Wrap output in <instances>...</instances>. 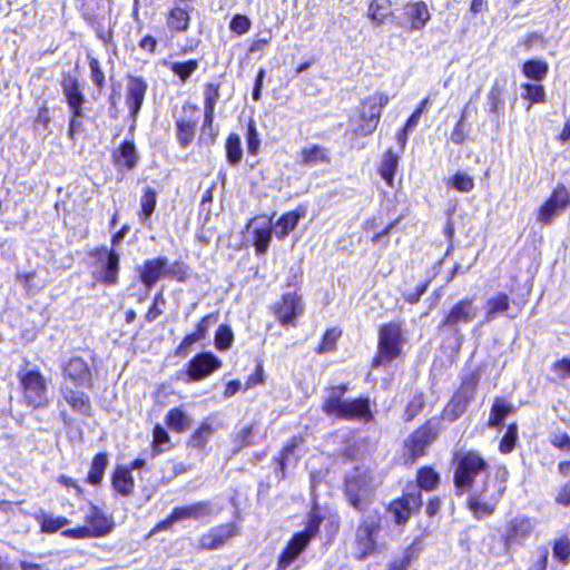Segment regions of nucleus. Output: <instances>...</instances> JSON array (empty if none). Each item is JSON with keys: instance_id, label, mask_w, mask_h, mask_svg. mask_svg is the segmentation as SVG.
Instances as JSON below:
<instances>
[{"instance_id": "3", "label": "nucleus", "mask_w": 570, "mask_h": 570, "mask_svg": "<svg viewBox=\"0 0 570 570\" xmlns=\"http://www.w3.org/2000/svg\"><path fill=\"white\" fill-rule=\"evenodd\" d=\"M439 480V474L433 469L422 468L417 472V487L390 504L389 512L392 514L394 522L400 525L405 524L411 515L422 507L421 490H433Z\"/></svg>"}, {"instance_id": "10", "label": "nucleus", "mask_w": 570, "mask_h": 570, "mask_svg": "<svg viewBox=\"0 0 570 570\" xmlns=\"http://www.w3.org/2000/svg\"><path fill=\"white\" fill-rule=\"evenodd\" d=\"M380 530L377 515L368 514L362 518L355 531V557L358 560H364L375 552Z\"/></svg>"}, {"instance_id": "60", "label": "nucleus", "mask_w": 570, "mask_h": 570, "mask_svg": "<svg viewBox=\"0 0 570 570\" xmlns=\"http://www.w3.org/2000/svg\"><path fill=\"white\" fill-rule=\"evenodd\" d=\"M233 442L235 444V450L239 451L246 446L252 445L253 443V426L247 425L240 429L233 436Z\"/></svg>"}, {"instance_id": "12", "label": "nucleus", "mask_w": 570, "mask_h": 570, "mask_svg": "<svg viewBox=\"0 0 570 570\" xmlns=\"http://www.w3.org/2000/svg\"><path fill=\"white\" fill-rule=\"evenodd\" d=\"M23 396L33 409L46 407L49 404L47 381L38 370H28L19 374Z\"/></svg>"}, {"instance_id": "2", "label": "nucleus", "mask_w": 570, "mask_h": 570, "mask_svg": "<svg viewBox=\"0 0 570 570\" xmlns=\"http://www.w3.org/2000/svg\"><path fill=\"white\" fill-rule=\"evenodd\" d=\"M346 384H340L325 389L323 395V412L338 420H365L371 421L373 415L370 409V400L360 397L345 400Z\"/></svg>"}, {"instance_id": "30", "label": "nucleus", "mask_w": 570, "mask_h": 570, "mask_svg": "<svg viewBox=\"0 0 570 570\" xmlns=\"http://www.w3.org/2000/svg\"><path fill=\"white\" fill-rule=\"evenodd\" d=\"M399 167L400 159L397 154L391 148L386 149L377 164V174L390 188H393L395 185V175L399 171Z\"/></svg>"}, {"instance_id": "44", "label": "nucleus", "mask_w": 570, "mask_h": 570, "mask_svg": "<svg viewBox=\"0 0 570 570\" xmlns=\"http://www.w3.org/2000/svg\"><path fill=\"white\" fill-rule=\"evenodd\" d=\"M445 185L448 188L459 193H470L475 187L474 178L471 175L460 170L445 180Z\"/></svg>"}, {"instance_id": "8", "label": "nucleus", "mask_w": 570, "mask_h": 570, "mask_svg": "<svg viewBox=\"0 0 570 570\" xmlns=\"http://www.w3.org/2000/svg\"><path fill=\"white\" fill-rule=\"evenodd\" d=\"M407 343L409 335L404 321H390L377 326L376 356H401Z\"/></svg>"}, {"instance_id": "57", "label": "nucleus", "mask_w": 570, "mask_h": 570, "mask_svg": "<svg viewBox=\"0 0 570 570\" xmlns=\"http://www.w3.org/2000/svg\"><path fill=\"white\" fill-rule=\"evenodd\" d=\"M510 412V406L505 404L502 400H495L490 417H489V426L491 428H498L502 420L508 415Z\"/></svg>"}, {"instance_id": "37", "label": "nucleus", "mask_w": 570, "mask_h": 570, "mask_svg": "<svg viewBox=\"0 0 570 570\" xmlns=\"http://www.w3.org/2000/svg\"><path fill=\"white\" fill-rule=\"evenodd\" d=\"M522 75L534 82L543 81L549 72V65L543 59H528L521 66Z\"/></svg>"}, {"instance_id": "14", "label": "nucleus", "mask_w": 570, "mask_h": 570, "mask_svg": "<svg viewBox=\"0 0 570 570\" xmlns=\"http://www.w3.org/2000/svg\"><path fill=\"white\" fill-rule=\"evenodd\" d=\"M479 314L474 296H465L459 299L448 311L441 321L439 328L458 332L461 325L472 323Z\"/></svg>"}, {"instance_id": "35", "label": "nucleus", "mask_w": 570, "mask_h": 570, "mask_svg": "<svg viewBox=\"0 0 570 570\" xmlns=\"http://www.w3.org/2000/svg\"><path fill=\"white\" fill-rule=\"evenodd\" d=\"M86 522L94 538L105 535L110 532L112 523L110 520L97 508L91 507L89 513L86 515Z\"/></svg>"}, {"instance_id": "7", "label": "nucleus", "mask_w": 570, "mask_h": 570, "mask_svg": "<svg viewBox=\"0 0 570 570\" xmlns=\"http://www.w3.org/2000/svg\"><path fill=\"white\" fill-rule=\"evenodd\" d=\"M94 258L91 277L101 286L114 287L119 283L120 255L115 249L100 245L87 252Z\"/></svg>"}, {"instance_id": "27", "label": "nucleus", "mask_w": 570, "mask_h": 570, "mask_svg": "<svg viewBox=\"0 0 570 570\" xmlns=\"http://www.w3.org/2000/svg\"><path fill=\"white\" fill-rule=\"evenodd\" d=\"M237 534V528L233 523L222 524L213 528L199 539L203 549L216 550L223 547L230 538Z\"/></svg>"}, {"instance_id": "47", "label": "nucleus", "mask_w": 570, "mask_h": 570, "mask_svg": "<svg viewBox=\"0 0 570 570\" xmlns=\"http://www.w3.org/2000/svg\"><path fill=\"white\" fill-rule=\"evenodd\" d=\"M523 100L530 105L543 104L546 101V89L540 82H524L521 85Z\"/></svg>"}, {"instance_id": "29", "label": "nucleus", "mask_w": 570, "mask_h": 570, "mask_svg": "<svg viewBox=\"0 0 570 570\" xmlns=\"http://www.w3.org/2000/svg\"><path fill=\"white\" fill-rule=\"evenodd\" d=\"M62 399L67 404L78 414L83 416L92 415V406L89 396L79 390H73L68 385H62L60 389Z\"/></svg>"}, {"instance_id": "17", "label": "nucleus", "mask_w": 570, "mask_h": 570, "mask_svg": "<svg viewBox=\"0 0 570 570\" xmlns=\"http://www.w3.org/2000/svg\"><path fill=\"white\" fill-rule=\"evenodd\" d=\"M183 115L175 120L177 129V141L180 148L189 147L196 137L198 125L199 107L195 104L186 101L181 106Z\"/></svg>"}, {"instance_id": "25", "label": "nucleus", "mask_w": 570, "mask_h": 570, "mask_svg": "<svg viewBox=\"0 0 570 570\" xmlns=\"http://www.w3.org/2000/svg\"><path fill=\"white\" fill-rule=\"evenodd\" d=\"M307 208L299 204L295 209L288 210L279 216L274 224L275 236L277 239H285L295 230L299 220L306 216Z\"/></svg>"}, {"instance_id": "18", "label": "nucleus", "mask_w": 570, "mask_h": 570, "mask_svg": "<svg viewBox=\"0 0 570 570\" xmlns=\"http://www.w3.org/2000/svg\"><path fill=\"white\" fill-rule=\"evenodd\" d=\"M125 104L128 108L129 117L136 121L148 91V82L142 76L128 73L126 76Z\"/></svg>"}, {"instance_id": "56", "label": "nucleus", "mask_w": 570, "mask_h": 570, "mask_svg": "<svg viewBox=\"0 0 570 570\" xmlns=\"http://www.w3.org/2000/svg\"><path fill=\"white\" fill-rule=\"evenodd\" d=\"M503 87L500 86L498 82H494L488 94V105L490 112L498 114L500 109L503 108L504 101H503Z\"/></svg>"}, {"instance_id": "9", "label": "nucleus", "mask_w": 570, "mask_h": 570, "mask_svg": "<svg viewBox=\"0 0 570 570\" xmlns=\"http://www.w3.org/2000/svg\"><path fill=\"white\" fill-rule=\"evenodd\" d=\"M373 490V480L367 470L355 468L346 474L345 494L354 509L363 510L370 502Z\"/></svg>"}, {"instance_id": "58", "label": "nucleus", "mask_w": 570, "mask_h": 570, "mask_svg": "<svg viewBox=\"0 0 570 570\" xmlns=\"http://www.w3.org/2000/svg\"><path fill=\"white\" fill-rule=\"evenodd\" d=\"M165 305L166 299L163 295V292L160 291L154 296L153 302L148 307L147 313L145 314L146 322L151 323L155 320H157L160 315H163Z\"/></svg>"}, {"instance_id": "22", "label": "nucleus", "mask_w": 570, "mask_h": 570, "mask_svg": "<svg viewBox=\"0 0 570 570\" xmlns=\"http://www.w3.org/2000/svg\"><path fill=\"white\" fill-rule=\"evenodd\" d=\"M60 87L69 112H85L86 96L80 80L67 72L60 80Z\"/></svg>"}, {"instance_id": "6", "label": "nucleus", "mask_w": 570, "mask_h": 570, "mask_svg": "<svg viewBox=\"0 0 570 570\" xmlns=\"http://www.w3.org/2000/svg\"><path fill=\"white\" fill-rule=\"evenodd\" d=\"M389 102L390 96L382 91H375L373 95L362 99V108L351 119V122L354 124L353 134L357 137H367L374 134L380 125L383 110Z\"/></svg>"}, {"instance_id": "13", "label": "nucleus", "mask_w": 570, "mask_h": 570, "mask_svg": "<svg viewBox=\"0 0 570 570\" xmlns=\"http://www.w3.org/2000/svg\"><path fill=\"white\" fill-rule=\"evenodd\" d=\"M271 311L283 327H295L304 311L302 296L298 291L284 293L271 306Z\"/></svg>"}, {"instance_id": "32", "label": "nucleus", "mask_w": 570, "mask_h": 570, "mask_svg": "<svg viewBox=\"0 0 570 570\" xmlns=\"http://www.w3.org/2000/svg\"><path fill=\"white\" fill-rule=\"evenodd\" d=\"M213 513V505L209 501H202L187 507H177L173 510V518L178 521L199 520Z\"/></svg>"}, {"instance_id": "5", "label": "nucleus", "mask_w": 570, "mask_h": 570, "mask_svg": "<svg viewBox=\"0 0 570 570\" xmlns=\"http://www.w3.org/2000/svg\"><path fill=\"white\" fill-rule=\"evenodd\" d=\"M454 487L458 494H470L476 484L489 471L488 462L474 451H460L453 456Z\"/></svg>"}, {"instance_id": "34", "label": "nucleus", "mask_w": 570, "mask_h": 570, "mask_svg": "<svg viewBox=\"0 0 570 570\" xmlns=\"http://www.w3.org/2000/svg\"><path fill=\"white\" fill-rule=\"evenodd\" d=\"M298 157V163L306 167L331 163L328 150L325 147L317 144H313L302 148Z\"/></svg>"}, {"instance_id": "41", "label": "nucleus", "mask_w": 570, "mask_h": 570, "mask_svg": "<svg viewBox=\"0 0 570 570\" xmlns=\"http://www.w3.org/2000/svg\"><path fill=\"white\" fill-rule=\"evenodd\" d=\"M391 0H371L367 16L375 24H382L391 14Z\"/></svg>"}, {"instance_id": "46", "label": "nucleus", "mask_w": 570, "mask_h": 570, "mask_svg": "<svg viewBox=\"0 0 570 570\" xmlns=\"http://www.w3.org/2000/svg\"><path fill=\"white\" fill-rule=\"evenodd\" d=\"M470 403L454 394L442 412V419L449 422L456 421L468 409Z\"/></svg>"}, {"instance_id": "24", "label": "nucleus", "mask_w": 570, "mask_h": 570, "mask_svg": "<svg viewBox=\"0 0 570 570\" xmlns=\"http://www.w3.org/2000/svg\"><path fill=\"white\" fill-rule=\"evenodd\" d=\"M404 16L409 22V31H422L432 18L430 9L423 0L409 1L405 6Z\"/></svg>"}, {"instance_id": "40", "label": "nucleus", "mask_w": 570, "mask_h": 570, "mask_svg": "<svg viewBox=\"0 0 570 570\" xmlns=\"http://www.w3.org/2000/svg\"><path fill=\"white\" fill-rule=\"evenodd\" d=\"M198 68L199 61L194 58L184 61H175L169 65V69L173 75L183 83L187 82Z\"/></svg>"}, {"instance_id": "61", "label": "nucleus", "mask_w": 570, "mask_h": 570, "mask_svg": "<svg viewBox=\"0 0 570 570\" xmlns=\"http://www.w3.org/2000/svg\"><path fill=\"white\" fill-rule=\"evenodd\" d=\"M518 440V428L515 424H511L508 426L501 442H500V451L502 453H510L515 445Z\"/></svg>"}, {"instance_id": "59", "label": "nucleus", "mask_w": 570, "mask_h": 570, "mask_svg": "<svg viewBox=\"0 0 570 570\" xmlns=\"http://www.w3.org/2000/svg\"><path fill=\"white\" fill-rule=\"evenodd\" d=\"M466 107L462 110L459 120L454 125L452 132H451V140L455 145H463L468 135L465 131V120H466Z\"/></svg>"}, {"instance_id": "63", "label": "nucleus", "mask_w": 570, "mask_h": 570, "mask_svg": "<svg viewBox=\"0 0 570 570\" xmlns=\"http://www.w3.org/2000/svg\"><path fill=\"white\" fill-rule=\"evenodd\" d=\"M85 112H69L68 118V137L75 139L78 132L82 129V121Z\"/></svg>"}, {"instance_id": "45", "label": "nucleus", "mask_w": 570, "mask_h": 570, "mask_svg": "<svg viewBox=\"0 0 570 570\" xmlns=\"http://www.w3.org/2000/svg\"><path fill=\"white\" fill-rule=\"evenodd\" d=\"M245 139L247 154L249 156H257L261 153L262 139L253 118H249L246 122Z\"/></svg>"}, {"instance_id": "39", "label": "nucleus", "mask_w": 570, "mask_h": 570, "mask_svg": "<svg viewBox=\"0 0 570 570\" xmlns=\"http://www.w3.org/2000/svg\"><path fill=\"white\" fill-rule=\"evenodd\" d=\"M225 156L230 166H237L243 158L240 137L236 132H229L225 140Z\"/></svg>"}, {"instance_id": "31", "label": "nucleus", "mask_w": 570, "mask_h": 570, "mask_svg": "<svg viewBox=\"0 0 570 570\" xmlns=\"http://www.w3.org/2000/svg\"><path fill=\"white\" fill-rule=\"evenodd\" d=\"M63 371L76 385L91 386V372L83 358H69Z\"/></svg>"}, {"instance_id": "1", "label": "nucleus", "mask_w": 570, "mask_h": 570, "mask_svg": "<svg viewBox=\"0 0 570 570\" xmlns=\"http://www.w3.org/2000/svg\"><path fill=\"white\" fill-rule=\"evenodd\" d=\"M509 471L505 466L491 468L484 476L476 481L474 489L469 494V508L474 517L482 519L494 512L495 505L503 497Z\"/></svg>"}, {"instance_id": "33", "label": "nucleus", "mask_w": 570, "mask_h": 570, "mask_svg": "<svg viewBox=\"0 0 570 570\" xmlns=\"http://www.w3.org/2000/svg\"><path fill=\"white\" fill-rule=\"evenodd\" d=\"M220 367L219 358H191L188 363V381H199Z\"/></svg>"}, {"instance_id": "26", "label": "nucleus", "mask_w": 570, "mask_h": 570, "mask_svg": "<svg viewBox=\"0 0 570 570\" xmlns=\"http://www.w3.org/2000/svg\"><path fill=\"white\" fill-rule=\"evenodd\" d=\"M194 12L195 11H189V9H166L164 12L166 29L171 35H183L188 32L191 28Z\"/></svg>"}, {"instance_id": "36", "label": "nucleus", "mask_w": 570, "mask_h": 570, "mask_svg": "<svg viewBox=\"0 0 570 570\" xmlns=\"http://www.w3.org/2000/svg\"><path fill=\"white\" fill-rule=\"evenodd\" d=\"M158 202L157 191L151 187H146L142 189L140 200H139V212L138 219L141 224L149 223L154 212L156 210Z\"/></svg>"}, {"instance_id": "28", "label": "nucleus", "mask_w": 570, "mask_h": 570, "mask_svg": "<svg viewBox=\"0 0 570 570\" xmlns=\"http://www.w3.org/2000/svg\"><path fill=\"white\" fill-rule=\"evenodd\" d=\"M308 544L309 542L305 538L295 533L279 554L276 570H287L305 551Z\"/></svg>"}, {"instance_id": "19", "label": "nucleus", "mask_w": 570, "mask_h": 570, "mask_svg": "<svg viewBox=\"0 0 570 570\" xmlns=\"http://www.w3.org/2000/svg\"><path fill=\"white\" fill-rule=\"evenodd\" d=\"M111 164L117 173H129L137 168L140 156L132 138L124 139L111 150Z\"/></svg>"}, {"instance_id": "21", "label": "nucleus", "mask_w": 570, "mask_h": 570, "mask_svg": "<svg viewBox=\"0 0 570 570\" xmlns=\"http://www.w3.org/2000/svg\"><path fill=\"white\" fill-rule=\"evenodd\" d=\"M535 521L528 517H515L511 519L505 528L503 535L504 543L508 548L513 546H522L533 533Z\"/></svg>"}, {"instance_id": "4", "label": "nucleus", "mask_w": 570, "mask_h": 570, "mask_svg": "<svg viewBox=\"0 0 570 570\" xmlns=\"http://www.w3.org/2000/svg\"><path fill=\"white\" fill-rule=\"evenodd\" d=\"M189 264L176 259L168 266L165 256H157L145 259L138 269V279L148 291L151 289L161 278L174 279L177 283H186L190 276Z\"/></svg>"}, {"instance_id": "11", "label": "nucleus", "mask_w": 570, "mask_h": 570, "mask_svg": "<svg viewBox=\"0 0 570 570\" xmlns=\"http://www.w3.org/2000/svg\"><path fill=\"white\" fill-rule=\"evenodd\" d=\"M220 82H206L204 85V118L200 126L198 142L209 145L214 144L217 134L214 130L216 104L220 97Z\"/></svg>"}, {"instance_id": "15", "label": "nucleus", "mask_w": 570, "mask_h": 570, "mask_svg": "<svg viewBox=\"0 0 570 570\" xmlns=\"http://www.w3.org/2000/svg\"><path fill=\"white\" fill-rule=\"evenodd\" d=\"M570 207V191L563 184H558L537 209V220L550 225L554 218Z\"/></svg>"}, {"instance_id": "16", "label": "nucleus", "mask_w": 570, "mask_h": 570, "mask_svg": "<svg viewBox=\"0 0 570 570\" xmlns=\"http://www.w3.org/2000/svg\"><path fill=\"white\" fill-rule=\"evenodd\" d=\"M218 320V312H212L202 316L196 323L194 330L183 337L175 353L177 355H185L194 350L195 346H203V343L208 338L212 326H214Z\"/></svg>"}, {"instance_id": "43", "label": "nucleus", "mask_w": 570, "mask_h": 570, "mask_svg": "<svg viewBox=\"0 0 570 570\" xmlns=\"http://www.w3.org/2000/svg\"><path fill=\"white\" fill-rule=\"evenodd\" d=\"M510 308V298L508 294L499 292L487 302L485 305V318L488 321L493 320L497 314L505 313Z\"/></svg>"}, {"instance_id": "53", "label": "nucleus", "mask_w": 570, "mask_h": 570, "mask_svg": "<svg viewBox=\"0 0 570 570\" xmlns=\"http://www.w3.org/2000/svg\"><path fill=\"white\" fill-rule=\"evenodd\" d=\"M88 66L90 69V79L95 88L101 92L107 86L106 73L101 67L100 61L95 57L88 58Z\"/></svg>"}, {"instance_id": "51", "label": "nucleus", "mask_w": 570, "mask_h": 570, "mask_svg": "<svg viewBox=\"0 0 570 570\" xmlns=\"http://www.w3.org/2000/svg\"><path fill=\"white\" fill-rule=\"evenodd\" d=\"M479 380L480 373L479 371H474L462 380V383L455 394L470 403L475 397Z\"/></svg>"}, {"instance_id": "20", "label": "nucleus", "mask_w": 570, "mask_h": 570, "mask_svg": "<svg viewBox=\"0 0 570 570\" xmlns=\"http://www.w3.org/2000/svg\"><path fill=\"white\" fill-rule=\"evenodd\" d=\"M438 434V426L430 421L410 436L406 449L412 462L425 454V450L435 441Z\"/></svg>"}, {"instance_id": "48", "label": "nucleus", "mask_w": 570, "mask_h": 570, "mask_svg": "<svg viewBox=\"0 0 570 570\" xmlns=\"http://www.w3.org/2000/svg\"><path fill=\"white\" fill-rule=\"evenodd\" d=\"M167 426L175 432H184L191 425V419L180 409H171L166 416Z\"/></svg>"}, {"instance_id": "49", "label": "nucleus", "mask_w": 570, "mask_h": 570, "mask_svg": "<svg viewBox=\"0 0 570 570\" xmlns=\"http://www.w3.org/2000/svg\"><path fill=\"white\" fill-rule=\"evenodd\" d=\"M234 338L232 327L228 324L223 323L215 331L214 346L218 352H225L232 347Z\"/></svg>"}, {"instance_id": "52", "label": "nucleus", "mask_w": 570, "mask_h": 570, "mask_svg": "<svg viewBox=\"0 0 570 570\" xmlns=\"http://www.w3.org/2000/svg\"><path fill=\"white\" fill-rule=\"evenodd\" d=\"M322 521L323 517L320 514L318 510L314 508L308 514L304 530L296 534L305 538V540L311 543L312 539L320 532Z\"/></svg>"}, {"instance_id": "54", "label": "nucleus", "mask_w": 570, "mask_h": 570, "mask_svg": "<svg viewBox=\"0 0 570 570\" xmlns=\"http://www.w3.org/2000/svg\"><path fill=\"white\" fill-rule=\"evenodd\" d=\"M252 29V20L244 13H235L229 21V30L236 36H244Z\"/></svg>"}, {"instance_id": "42", "label": "nucleus", "mask_w": 570, "mask_h": 570, "mask_svg": "<svg viewBox=\"0 0 570 570\" xmlns=\"http://www.w3.org/2000/svg\"><path fill=\"white\" fill-rule=\"evenodd\" d=\"M134 479L130 471L125 468H118L112 475V487L121 495H129L134 490Z\"/></svg>"}, {"instance_id": "64", "label": "nucleus", "mask_w": 570, "mask_h": 570, "mask_svg": "<svg viewBox=\"0 0 570 570\" xmlns=\"http://www.w3.org/2000/svg\"><path fill=\"white\" fill-rule=\"evenodd\" d=\"M553 556L558 560L567 562L570 558V542L567 539H560L556 541L553 547Z\"/></svg>"}, {"instance_id": "50", "label": "nucleus", "mask_w": 570, "mask_h": 570, "mask_svg": "<svg viewBox=\"0 0 570 570\" xmlns=\"http://www.w3.org/2000/svg\"><path fill=\"white\" fill-rule=\"evenodd\" d=\"M108 465V456L106 453H98L95 455L89 473L88 482L92 485H98L102 481L105 470Z\"/></svg>"}, {"instance_id": "23", "label": "nucleus", "mask_w": 570, "mask_h": 570, "mask_svg": "<svg viewBox=\"0 0 570 570\" xmlns=\"http://www.w3.org/2000/svg\"><path fill=\"white\" fill-rule=\"evenodd\" d=\"M256 219V217L249 219L246 224V229L250 230V244L255 249V255L263 257L267 254L273 239V225L271 219H268L253 226Z\"/></svg>"}, {"instance_id": "62", "label": "nucleus", "mask_w": 570, "mask_h": 570, "mask_svg": "<svg viewBox=\"0 0 570 570\" xmlns=\"http://www.w3.org/2000/svg\"><path fill=\"white\" fill-rule=\"evenodd\" d=\"M169 440L170 439L166 430L160 425H156L154 429L153 455H158L163 451L160 446L169 443Z\"/></svg>"}, {"instance_id": "38", "label": "nucleus", "mask_w": 570, "mask_h": 570, "mask_svg": "<svg viewBox=\"0 0 570 570\" xmlns=\"http://www.w3.org/2000/svg\"><path fill=\"white\" fill-rule=\"evenodd\" d=\"M343 335V330L338 326H333L327 328L321 340L315 351L318 354L334 353L337 348V343Z\"/></svg>"}, {"instance_id": "55", "label": "nucleus", "mask_w": 570, "mask_h": 570, "mask_svg": "<svg viewBox=\"0 0 570 570\" xmlns=\"http://www.w3.org/2000/svg\"><path fill=\"white\" fill-rule=\"evenodd\" d=\"M214 433V429L207 422L200 424V426L190 436V444L194 448H204L210 436Z\"/></svg>"}]
</instances>
